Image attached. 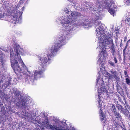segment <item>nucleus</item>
<instances>
[{
	"label": "nucleus",
	"instance_id": "nucleus-33",
	"mask_svg": "<svg viewBox=\"0 0 130 130\" xmlns=\"http://www.w3.org/2000/svg\"><path fill=\"white\" fill-rule=\"evenodd\" d=\"M119 59H120V60H121V56H120L119 58Z\"/></svg>",
	"mask_w": 130,
	"mask_h": 130
},
{
	"label": "nucleus",
	"instance_id": "nucleus-6",
	"mask_svg": "<svg viewBox=\"0 0 130 130\" xmlns=\"http://www.w3.org/2000/svg\"><path fill=\"white\" fill-rule=\"evenodd\" d=\"M22 8V11H23L24 8V7H23ZM23 11H19L18 12H16L14 13H12V20L14 21V23L16 24V23H18V21L19 20V19H21V16L22 15Z\"/></svg>",
	"mask_w": 130,
	"mask_h": 130
},
{
	"label": "nucleus",
	"instance_id": "nucleus-16",
	"mask_svg": "<svg viewBox=\"0 0 130 130\" xmlns=\"http://www.w3.org/2000/svg\"><path fill=\"white\" fill-rule=\"evenodd\" d=\"M26 1V0H20L18 4V6H20V5L22 4L23 3H25Z\"/></svg>",
	"mask_w": 130,
	"mask_h": 130
},
{
	"label": "nucleus",
	"instance_id": "nucleus-17",
	"mask_svg": "<svg viewBox=\"0 0 130 130\" xmlns=\"http://www.w3.org/2000/svg\"><path fill=\"white\" fill-rule=\"evenodd\" d=\"M124 2L127 5H129L130 4V0H124Z\"/></svg>",
	"mask_w": 130,
	"mask_h": 130
},
{
	"label": "nucleus",
	"instance_id": "nucleus-21",
	"mask_svg": "<svg viewBox=\"0 0 130 130\" xmlns=\"http://www.w3.org/2000/svg\"><path fill=\"white\" fill-rule=\"evenodd\" d=\"M107 75L108 77V78L109 79H111L113 78V75H111L110 73H107Z\"/></svg>",
	"mask_w": 130,
	"mask_h": 130
},
{
	"label": "nucleus",
	"instance_id": "nucleus-38",
	"mask_svg": "<svg viewBox=\"0 0 130 130\" xmlns=\"http://www.w3.org/2000/svg\"><path fill=\"white\" fill-rule=\"evenodd\" d=\"M97 21V20H95V23H96V21Z\"/></svg>",
	"mask_w": 130,
	"mask_h": 130
},
{
	"label": "nucleus",
	"instance_id": "nucleus-13",
	"mask_svg": "<svg viewBox=\"0 0 130 130\" xmlns=\"http://www.w3.org/2000/svg\"><path fill=\"white\" fill-rule=\"evenodd\" d=\"M121 112L123 113L124 115L126 117L128 116V113H129L128 111L126 109V110H125L123 111H121Z\"/></svg>",
	"mask_w": 130,
	"mask_h": 130
},
{
	"label": "nucleus",
	"instance_id": "nucleus-42",
	"mask_svg": "<svg viewBox=\"0 0 130 130\" xmlns=\"http://www.w3.org/2000/svg\"><path fill=\"white\" fill-rule=\"evenodd\" d=\"M103 122H105V121H104Z\"/></svg>",
	"mask_w": 130,
	"mask_h": 130
},
{
	"label": "nucleus",
	"instance_id": "nucleus-19",
	"mask_svg": "<svg viewBox=\"0 0 130 130\" xmlns=\"http://www.w3.org/2000/svg\"><path fill=\"white\" fill-rule=\"evenodd\" d=\"M42 129V128H41V127L38 125L35 129V130H40L41 129Z\"/></svg>",
	"mask_w": 130,
	"mask_h": 130
},
{
	"label": "nucleus",
	"instance_id": "nucleus-37",
	"mask_svg": "<svg viewBox=\"0 0 130 130\" xmlns=\"http://www.w3.org/2000/svg\"><path fill=\"white\" fill-rule=\"evenodd\" d=\"M104 116V115L103 114V113L102 114V113H101V116Z\"/></svg>",
	"mask_w": 130,
	"mask_h": 130
},
{
	"label": "nucleus",
	"instance_id": "nucleus-27",
	"mask_svg": "<svg viewBox=\"0 0 130 130\" xmlns=\"http://www.w3.org/2000/svg\"><path fill=\"white\" fill-rule=\"evenodd\" d=\"M0 62H1L2 64L3 65L4 63L3 59L2 58L0 60Z\"/></svg>",
	"mask_w": 130,
	"mask_h": 130
},
{
	"label": "nucleus",
	"instance_id": "nucleus-14",
	"mask_svg": "<svg viewBox=\"0 0 130 130\" xmlns=\"http://www.w3.org/2000/svg\"><path fill=\"white\" fill-rule=\"evenodd\" d=\"M27 101H26L24 103L22 104V106H23L24 108H26L29 107V105L28 104H27Z\"/></svg>",
	"mask_w": 130,
	"mask_h": 130
},
{
	"label": "nucleus",
	"instance_id": "nucleus-20",
	"mask_svg": "<svg viewBox=\"0 0 130 130\" xmlns=\"http://www.w3.org/2000/svg\"><path fill=\"white\" fill-rule=\"evenodd\" d=\"M4 16V14L2 13V12L0 10V19L1 18H3Z\"/></svg>",
	"mask_w": 130,
	"mask_h": 130
},
{
	"label": "nucleus",
	"instance_id": "nucleus-41",
	"mask_svg": "<svg viewBox=\"0 0 130 130\" xmlns=\"http://www.w3.org/2000/svg\"><path fill=\"white\" fill-rule=\"evenodd\" d=\"M126 88V87H125V89Z\"/></svg>",
	"mask_w": 130,
	"mask_h": 130
},
{
	"label": "nucleus",
	"instance_id": "nucleus-35",
	"mask_svg": "<svg viewBox=\"0 0 130 130\" xmlns=\"http://www.w3.org/2000/svg\"><path fill=\"white\" fill-rule=\"evenodd\" d=\"M24 101L23 100H21V102H22V103H23L24 102Z\"/></svg>",
	"mask_w": 130,
	"mask_h": 130
},
{
	"label": "nucleus",
	"instance_id": "nucleus-23",
	"mask_svg": "<svg viewBox=\"0 0 130 130\" xmlns=\"http://www.w3.org/2000/svg\"><path fill=\"white\" fill-rule=\"evenodd\" d=\"M109 63L111 66H113V67H115V65L113 62H112V61H110L109 62Z\"/></svg>",
	"mask_w": 130,
	"mask_h": 130
},
{
	"label": "nucleus",
	"instance_id": "nucleus-22",
	"mask_svg": "<svg viewBox=\"0 0 130 130\" xmlns=\"http://www.w3.org/2000/svg\"><path fill=\"white\" fill-rule=\"evenodd\" d=\"M113 60L115 62V63H118V60L116 58L115 56L113 57Z\"/></svg>",
	"mask_w": 130,
	"mask_h": 130
},
{
	"label": "nucleus",
	"instance_id": "nucleus-1",
	"mask_svg": "<svg viewBox=\"0 0 130 130\" xmlns=\"http://www.w3.org/2000/svg\"><path fill=\"white\" fill-rule=\"evenodd\" d=\"M66 39L64 34H62L58 39L56 40L55 44L51 47V48L46 50L47 54L46 56H40L38 57L39 62L40 66L38 67V70L34 71V75H27L26 77V80L28 81L30 79L31 82L33 83L38 79L41 77V76L45 70V67L47 62L50 60V58L54 56L55 53H56L59 48L63 45H64V41Z\"/></svg>",
	"mask_w": 130,
	"mask_h": 130
},
{
	"label": "nucleus",
	"instance_id": "nucleus-24",
	"mask_svg": "<svg viewBox=\"0 0 130 130\" xmlns=\"http://www.w3.org/2000/svg\"><path fill=\"white\" fill-rule=\"evenodd\" d=\"M98 96H99V102H98V103L99 104V106L100 107H101L102 106V104H101L100 103V102H101V101H100V96L99 95H98Z\"/></svg>",
	"mask_w": 130,
	"mask_h": 130
},
{
	"label": "nucleus",
	"instance_id": "nucleus-34",
	"mask_svg": "<svg viewBox=\"0 0 130 130\" xmlns=\"http://www.w3.org/2000/svg\"><path fill=\"white\" fill-rule=\"evenodd\" d=\"M130 41V39L128 40L127 41V43H128V42Z\"/></svg>",
	"mask_w": 130,
	"mask_h": 130
},
{
	"label": "nucleus",
	"instance_id": "nucleus-15",
	"mask_svg": "<svg viewBox=\"0 0 130 130\" xmlns=\"http://www.w3.org/2000/svg\"><path fill=\"white\" fill-rule=\"evenodd\" d=\"M116 108L115 107V106L114 105H112L111 106V111L113 112V113L115 112H116Z\"/></svg>",
	"mask_w": 130,
	"mask_h": 130
},
{
	"label": "nucleus",
	"instance_id": "nucleus-8",
	"mask_svg": "<svg viewBox=\"0 0 130 130\" xmlns=\"http://www.w3.org/2000/svg\"><path fill=\"white\" fill-rule=\"evenodd\" d=\"M115 123H116L115 127H121L122 130H126V127L124 124L123 123L122 124V126L121 125H120L118 124V122L116 121H115Z\"/></svg>",
	"mask_w": 130,
	"mask_h": 130
},
{
	"label": "nucleus",
	"instance_id": "nucleus-40",
	"mask_svg": "<svg viewBox=\"0 0 130 130\" xmlns=\"http://www.w3.org/2000/svg\"><path fill=\"white\" fill-rule=\"evenodd\" d=\"M29 72V74H31V73H30V72Z\"/></svg>",
	"mask_w": 130,
	"mask_h": 130
},
{
	"label": "nucleus",
	"instance_id": "nucleus-4",
	"mask_svg": "<svg viewBox=\"0 0 130 130\" xmlns=\"http://www.w3.org/2000/svg\"><path fill=\"white\" fill-rule=\"evenodd\" d=\"M65 11L67 17L64 19L63 22H62L63 27H67L69 26L68 24L74 22L76 21L77 17L81 15V13L76 11H67L66 10H65Z\"/></svg>",
	"mask_w": 130,
	"mask_h": 130
},
{
	"label": "nucleus",
	"instance_id": "nucleus-25",
	"mask_svg": "<svg viewBox=\"0 0 130 130\" xmlns=\"http://www.w3.org/2000/svg\"><path fill=\"white\" fill-rule=\"evenodd\" d=\"M125 22H129L130 21V19L128 18H127L125 20Z\"/></svg>",
	"mask_w": 130,
	"mask_h": 130
},
{
	"label": "nucleus",
	"instance_id": "nucleus-11",
	"mask_svg": "<svg viewBox=\"0 0 130 130\" xmlns=\"http://www.w3.org/2000/svg\"><path fill=\"white\" fill-rule=\"evenodd\" d=\"M111 74H113V75H112L113 77L116 78V79H117V78L118 77L116 75L117 73L116 71L112 70L111 71Z\"/></svg>",
	"mask_w": 130,
	"mask_h": 130
},
{
	"label": "nucleus",
	"instance_id": "nucleus-28",
	"mask_svg": "<svg viewBox=\"0 0 130 130\" xmlns=\"http://www.w3.org/2000/svg\"><path fill=\"white\" fill-rule=\"evenodd\" d=\"M83 20L82 21H85V22H83V24H84L86 25V24H85L86 23H85V21L87 22V20L86 19H83Z\"/></svg>",
	"mask_w": 130,
	"mask_h": 130
},
{
	"label": "nucleus",
	"instance_id": "nucleus-3",
	"mask_svg": "<svg viewBox=\"0 0 130 130\" xmlns=\"http://www.w3.org/2000/svg\"><path fill=\"white\" fill-rule=\"evenodd\" d=\"M98 25L99 28L98 29H96V32H97V34L99 35H100V38H99V40H100L101 42H102L105 45V46L108 45H109L111 44V48L110 50H111V53L112 55L114 56L115 55V48L114 47V43L113 42L111 38V35H110L109 36H106V37L105 34H103L104 30L102 28V27L101 26V22H99L97 24Z\"/></svg>",
	"mask_w": 130,
	"mask_h": 130
},
{
	"label": "nucleus",
	"instance_id": "nucleus-31",
	"mask_svg": "<svg viewBox=\"0 0 130 130\" xmlns=\"http://www.w3.org/2000/svg\"><path fill=\"white\" fill-rule=\"evenodd\" d=\"M100 79V78H98L97 79H96V82L97 83H98L99 80Z\"/></svg>",
	"mask_w": 130,
	"mask_h": 130
},
{
	"label": "nucleus",
	"instance_id": "nucleus-29",
	"mask_svg": "<svg viewBox=\"0 0 130 130\" xmlns=\"http://www.w3.org/2000/svg\"><path fill=\"white\" fill-rule=\"evenodd\" d=\"M102 118H101V120L102 121H103L104 120L105 118L104 116H102Z\"/></svg>",
	"mask_w": 130,
	"mask_h": 130
},
{
	"label": "nucleus",
	"instance_id": "nucleus-7",
	"mask_svg": "<svg viewBox=\"0 0 130 130\" xmlns=\"http://www.w3.org/2000/svg\"><path fill=\"white\" fill-rule=\"evenodd\" d=\"M48 125L51 129L53 130H69V129H65L64 126L60 124L55 126L51 124H49Z\"/></svg>",
	"mask_w": 130,
	"mask_h": 130
},
{
	"label": "nucleus",
	"instance_id": "nucleus-30",
	"mask_svg": "<svg viewBox=\"0 0 130 130\" xmlns=\"http://www.w3.org/2000/svg\"><path fill=\"white\" fill-rule=\"evenodd\" d=\"M124 73L125 75H126H126L127 74V73L126 71H124Z\"/></svg>",
	"mask_w": 130,
	"mask_h": 130
},
{
	"label": "nucleus",
	"instance_id": "nucleus-2",
	"mask_svg": "<svg viewBox=\"0 0 130 130\" xmlns=\"http://www.w3.org/2000/svg\"><path fill=\"white\" fill-rule=\"evenodd\" d=\"M19 47V45H17L15 49H14L15 52V55L13 56L11 54L10 56L11 66L16 74L22 72L21 69L18 64V61L21 64V66L22 67H24L25 66V64L20 56V54L23 55V54Z\"/></svg>",
	"mask_w": 130,
	"mask_h": 130
},
{
	"label": "nucleus",
	"instance_id": "nucleus-18",
	"mask_svg": "<svg viewBox=\"0 0 130 130\" xmlns=\"http://www.w3.org/2000/svg\"><path fill=\"white\" fill-rule=\"evenodd\" d=\"M126 83L128 85L130 84V79L128 78H126L125 79Z\"/></svg>",
	"mask_w": 130,
	"mask_h": 130
},
{
	"label": "nucleus",
	"instance_id": "nucleus-10",
	"mask_svg": "<svg viewBox=\"0 0 130 130\" xmlns=\"http://www.w3.org/2000/svg\"><path fill=\"white\" fill-rule=\"evenodd\" d=\"M116 107L118 110H120L121 111H123L124 110V109L123 107L119 104H117Z\"/></svg>",
	"mask_w": 130,
	"mask_h": 130
},
{
	"label": "nucleus",
	"instance_id": "nucleus-32",
	"mask_svg": "<svg viewBox=\"0 0 130 130\" xmlns=\"http://www.w3.org/2000/svg\"><path fill=\"white\" fill-rule=\"evenodd\" d=\"M127 44H128V43H127V42L126 45L125 47V48H124V49H126V47L127 46V45H128Z\"/></svg>",
	"mask_w": 130,
	"mask_h": 130
},
{
	"label": "nucleus",
	"instance_id": "nucleus-36",
	"mask_svg": "<svg viewBox=\"0 0 130 130\" xmlns=\"http://www.w3.org/2000/svg\"><path fill=\"white\" fill-rule=\"evenodd\" d=\"M124 39H127V37L126 36H125L124 37Z\"/></svg>",
	"mask_w": 130,
	"mask_h": 130
},
{
	"label": "nucleus",
	"instance_id": "nucleus-39",
	"mask_svg": "<svg viewBox=\"0 0 130 130\" xmlns=\"http://www.w3.org/2000/svg\"><path fill=\"white\" fill-rule=\"evenodd\" d=\"M103 52V54H104V53H105V52H104L103 51H102Z\"/></svg>",
	"mask_w": 130,
	"mask_h": 130
},
{
	"label": "nucleus",
	"instance_id": "nucleus-5",
	"mask_svg": "<svg viewBox=\"0 0 130 130\" xmlns=\"http://www.w3.org/2000/svg\"><path fill=\"white\" fill-rule=\"evenodd\" d=\"M105 4L107 6H106V8L109 9L108 11L110 14L114 16L116 14V10L117 6L116 5L115 3L112 1H110L109 4L108 5L107 2H106Z\"/></svg>",
	"mask_w": 130,
	"mask_h": 130
},
{
	"label": "nucleus",
	"instance_id": "nucleus-9",
	"mask_svg": "<svg viewBox=\"0 0 130 130\" xmlns=\"http://www.w3.org/2000/svg\"><path fill=\"white\" fill-rule=\"evenodd\" d=\"M114 116L116 117V118L118 120H120L122 119V117L121 116L120 114L118 112H115L114 113Z\"/></svg>",
	"mask_w": 130,
	"mask_h": 130
},
{
	"label": "nucleus",
	"instance_id": "nucleus-12",
	"mask_svg": "<svg viewBox=\"0 0 130 130\" xmlns=\"http://www.w3.org/2000/svg\"><path fill=\"white\" fill-rule=\"evenodd\" d=\"M125 49H124L123 51V61L124 62H125L127 58V57L126 56V54L125 53Z\"/></svg>",
	"mask_w": 130,
	"mask_h": 130
},
{
	"label": "nucleus",
	"instance_id": "nucleus-26",
	"mask_svg": "<svg viewBox=\"0 0 130 130\" xmlns=\"http://www.w3.org/2000/svg\"><path fill=\"white\" fill-rule=\"evenodd\" d=\"M116 87L117 89L118 90L120 88V86L117 83V85H116Z\"/></svg>",
	"mask_w": 130,
	"mask_h": 130
}]
</instances>
